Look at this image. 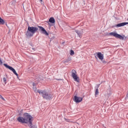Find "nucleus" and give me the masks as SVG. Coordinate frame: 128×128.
<instances>
[{
	"mask_svg": "<svg viewBox=\"0 0 128 128\" xmlns=\"http://www.w3.org/2000/svg\"><path fill=\"white\" fill-rule=\"evenodd\" d=\"M84 98H82V97H78L76 96H74V98L73 99V100H74V102H82V100Z\"/></svg>",
	"mask_w": 128,
	"mask_h": 128,
	"instance_id": "7",
	"label": "nucleus"
},
{
	"mask_svg": "<svg viewBox=\"0 0 128 128\" xmlns=\"http://www.w3.org/2000/svg\"><path fill=\"white\" fill-rule=\"evenodd\" d=\"M33 117L28 113L24 114V117L19 116L17 118V120L21 124H28V126L30 128H36V126L32 125Z\"/></svg>",
	"mask_w": 128,
	"mask_h": 128,
	"instance_id": "1",
	"label": "nucleus"
},
{
	"mask_svg": "<svg viewBox=\"0 0 128 128\" xmlns=\"http://www.w3.org/2000/svg\"><path fill=\"white\" fill-rule=\"evenodd\" d=\"M60 80V79H59L58 80H62V79H61Z\"/></svg>",
	"mask_w": 128,
	"mask_h": 128,
	"instance_id": "29",
	"label": "nucleus"
},
{
	"mask_svg": "<svg viewBox=\"0 0 128 128\" xmlns=\"http://www.w3.org/2000/svg\"><path fill=\"white\" fill-rule=\"evenodd\" d=\"M72 76L74 80H78V77L76 75V71L74 70H72Z\"/></svg>",
	"mask_w": 128,
	"mask_h": 128,
	"instance_id": "6",
	"label": "nucleus"
},
{
	"mask_svg": "<svg viewBox=\"0 0 128 128\" xmlns=\"http://www.w3.org/2000/svg\"><path fill=\"white\" fill-rule=\"evenodd\" d=\"M2 59L0 58V66H2Z\"/></svg>",
	"mask_w": 128,
	"mask_h": 128,
	"instance_id": "22",
	"label": "nucleus"
},
{
	"mask_svg": "<svg viewBox=\"0 0 128 128\" xmlns=\"http://www.w3.org/2000/svg\"><path fill=\"white\" fill-rule=\"evenodd\" d=\"M37 84H36V83H34V82L32 83L33 86H36Z\"/></svg>",
	"mask_w": 128,
	"mask_h": 128,
	"instance_id": "21",
	"label": "nucleus"
},
{
	"mask_svg": "<svg viewBox=\"0 0 128 128\" xmlns=\"http://www.w3.org/2000/svg\"><path fill=\"white\" fill-rule=\"evenodd\" d=\"M3 80H6V78H3Z\"/></svg>",
	"mask_w": 128,
	"mask_h": 128,
	"instance_id": "24",
	"label": "nucleus"
},
{
	"mask_svg": "<svg viewBox=\"0 0 128 128\" xmlns=\"http://www.w3.org/2000/svg\"><path fill=\"white\" fill-rule=\"evenodd\" d=\"M33 90L34 92H36V94H38V91L40 92L42 90H38L36 86H33Z\"/></svg>",
	"mask_w": 128,
	"mask_h": 128,
	"instance_id": "14",
	"label": "nucleus"
},
{
	"mask_svg": "<svg viewBox=\"0 0 128 128\" xmlns=\"http://www.w3.org/2000/svg\"><path fill=\"white\" fill-rule=\"evenodd\" d=\"M4 84H6V80H4Z\"/></svg>",
	"mask_w": 128,
	"mask_h": 128,
	"instance_id": "25",
	"label": "nucleus"
},
{
	"mask_svg": "<svg viewBox=\"0 0 128 128\" xmlns=\"http://www.w3.org/2000/svg\"><path fill=\"white\" fill-rule=\"evenodd\" d=\"M96 56L98 58L99 60H104V55L100 52H96Z\"/></svg>",
	"mask_w": 128,
	"mask_h": 128,
	"instance_id": "9",
	"label": "nucleus"
},
{
	"mask_svg": "<svg viewBox=\"0 0 128 128\" xmlns=\"http://www.w3.org/2000/svg\"><path fill=\"white\" fill-rule=\"evenodd\" d=\"M38 28L36 26H28L27 31L26 33V38H30L34 36V34L38 32Z\"/></svg>",
	"mask_w": 128,
	"mask_h": 128,
	"instance_id": "2",
	"label": "nucleus"
},
{
	"mask_svg": "<svg viewBox=\"0 0 128 128\" xmlns=\"http://www.w3.org/2000/svg\"><path fill=\"white\" fill-rule=\"evenodd\" d=\"M103 62H104V64H106V61H104Z\"/></svg>",
	"mask_w": 128,
	"mask_h": 128,
	"instance_id": "26",
	"label": "nucleus"
},
{
	"mask_svg": "<svg viewBox=\"0 0 128 128\" xmlns=\"http://www.w3.org/2000/svg\"><path fill=\"white\" fill-rule=\"evenodd\" d=\"M75 82H76V84H78L79 82H80V80H76Z\"/></svg>",
	"mask_w": 128,
	"mask_h": 128,
	"instance_id": "23",
	"label": "nucleus"
},
{
	"mask_svg": "<svg viewBox=\"0 0 128 128\" xmlns=\"http://www.w3.org/2000/svg\"><path fill=\"white\" fill-rule=\"evenodd\" d=\"M96 58H98L96 57V56H95Z\"/></svg>",
	"mask_w": 128,
	"mask_h": 128,
	"instance_id": "30",
	"label": "nucleus"
},
{
	"mask_svg": "<svg viewBox=\"0 0 128 128\" xmlns=\"http://www.w3.org/2000/svg\"><path fill=\"white\" fill-rule=\"evenodd\" d=\"M109 34L110 36H114L117 38H120V40H124V36H122V35L120 34H118L116 32H110Z\"/></svg>",
	"mask_w": 128,
	"mask_h": 128,
	"instance_id": "5",
	"label": "nucleus"
},
{
	"mask_svg": "<svg viewBox=\"0 0 128 128\" xmlns=\"http://www.w3.org/2000/svg\"><path fill=\"white\" fill-rule=\"evenodd\" d=\"M42 78V76H39L35 78L36 80H42V79L40 78Z\"/></svg>",
	"mask_w": 128,
	"mask_h": 128,
	"instance_id": "18",
	"label": "nucleus"
},
{
	"mask_svg": "<svg viewBox=\"0 0 128 128\" xmlns=\"http://www.w3.org/2000/svg\"><path fill=\"white\" fill-rule=\"evenodd\" d=\"M4 66L5 68H8V70H10L12 71L14 74H16V76H17L18 78V74L16 73V70L14 68L6 64H4Z\"/></svg>",
	"mask_w": 128,
	"mask_h": 128,
	"instance_id": "4",
	"label": "nucleus"
},
{
	"mask_svg": "<svg viewBox=\"0 0 128 128\" xmlns=\"http://www.w3.org/2000/svg\"><path fill=\"white\" fill-rule=\"evenodd\" d=\"M126 24H128V22H124L122 23H120L117 24L116 26L117 28H120V26H126Z\"/></svg>",
	"mask_w": 128,
	"mask_h": 128,
	"instance_id": "10",
	"label": "nucleus"
},
{
	"mask_svg": "<svg viewBox=\"0 0 128 128\" xmlns=\"http://www.w3.org/2000/svg\"><path fill=\"white\" fill-rule=\"evenodd\" d=\"M39 28H40L42 34H45L46 36H48V33L46 32V29L44 28V27L42 26H38Z\"/></svg>",
	"mask_w": 128,
	"mask_h": 128,
	"instance_id": "8",
	"label": "nucleus"
},
{
	"mask_svg": "<svg viewBox=\"0 0 128 128\" xmlns=\"http://www.w3.org/2000/svg\"><path fill=\"white\" fill-rule=\"evenodd\" d=\"M38 94L42 96L43 98L46 100H49L52 98V94H48V92L45 90L38 91Z\"/></svg>",
	"mask_w": 128,
	"mask_h": 128,
	"instance_id": "3",
	"label": "nucleus"
},
{
	"mask_svg": "<svg viewBox=\"0 0 128 128\" xmlns=\"http://www.w3.org/2000/svg\"><path fill=\"white\" fill-rule=\"evenodd\" d=\"M72 60V58H68V59L64 60V62H70Z\"/></svg>",
	"mask_w": 128,
	"mask_h": 128,
	"instance_id": "17",
	"label": "nucleus"
},
{
	"mask_svg": "<svg viewBox=\"0 0 128 128\" xmlns=\"http://www.w3.org/2000/svg\"><path fill=\"white\" fill-rule=\"evenodd\" d=\"M70 56H74V52L73 50H70Z\"/></svg>",
	"mask_w": 128,
	"mask_h": 128,
	"instance_id": "19",
	"label": "nucleus"
},
{
	"mask_svg": "<svg viewBox=\"0 0 128 128\" xmlns=\"http://www.w3.org/2000/svg\"><path fill=\"white\" fill-rule=\"evenodd\" d=\"M11 6H12V2H11Z\"/></svg>",
	"mask_w": 128,
	"mask_h": 128,
	"instance_id": "27",
	"label": "nucleus"
},
{
	"mask_svg": "<svg viewBox=\"0 0 128 128\" xmlns=\"http://www.w3.org/2000/svg\"><path fill=\"white\" fill-rule=\"evenodd\" d=\"M112 94V89L110 88L109 87L107 90L108 96H110V94Z\"/></svg>",
	"mask_w": 128,
	"mask_h": 128,
	"instance_id": "11",
	"label": "nucleus"
},
{
	"mask_svg": "<svg viewBox=\"0 0 128 128\" xmlns=\"http://www.w3.org/2000/svg\"><path fill=\"white\" fill-rule=\"evenodd\" d=\"M100 84L97 85V86H96L97 88H96V92H95L96 96L98 94V88H100Z\"/></svg>",
	"mask_w": 128,
	"mask_h": 128,
	"instance_id": "15",
	"label": "nucleus"
},
{
	"mask_svg": "<svg viewBox=\"0 0 128 128\" xmlns=\"http://www.w3.org/2000/svg\"><path fill=\"white\" fill-rule=\"evenodd\" d=\"M41 2H42V0H40Z\"/></svg>",
	"mask_w": 128,
	"mask_h": 128,
	"instance_id": "28",
	"label": "nucleus"
},
{
	"mask_svg": "<svg viewBox=\"0 0 128 128\" xmlns=\"http://www.w3.org/2000/svg\"><path fill=\"white\" fill-rule=\"evenodd\" d=\"M0 98H2V100H4V97H2V96L0 94Z\"/></svg>",
	"mask_w": 128,
	"mask_h": 128,
	"instance_id": "20",
	"label": "nucleus"
},
{
	"mask_svg": "<svg viewBox=\"0 0 128 128\" xmlns=\"http://www.w3.org/2000/svg\"><path fill=\"white\" fill-rule=\"evenodd\" d=\"M50 22H51V24H54L56 22V20H54V18L52 17L49 20Z\"/></svg>",
	"mask_w": 128,
	"mask_h": 128,
	"instance_id": "13",
	"label": "nucleus"
},
{
	"mask_svg": "<svg viewBox=\"0 0 128 128\" xmlns=\"http://www.w3.org/2000/svg\"><path fill=\"white\" fill-rule=\"evenodd\" d=\"M75 32L78 36L79 38H82V32H80L78 30H76Z\"/></svg>",
	"mask_w": 128,
	"mask_h": 128,
	"instance_id": "12",
	"label": "nucleus"
},
{
	"mask_svg": "<svg viewBox=\"0 0 128 128\" xmlns=\"http://www.w3.org/2000/svg\"><path fill=\"white\" fill-rule=\"evenodd\" d=\"M0 24H4V20L0 16Z\"/></svg>",
	"mask_w": 128,
	"mask_h": 128,
	"instance_id": "16",
	"label": "nucleus"
}]
</instances>
